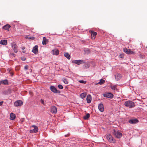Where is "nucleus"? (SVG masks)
<instances>
[{
    "mask_svg": "<svg viewBox=\"0 0 147 147\" xmlns=\"http://www.w3.org/2000/svg\"><path fill=\"white\" fill-rule=\"evenodd\" d=\"M117 85H114L112 84H110V87L113 90H117Z\"/></svg>",
    "mask_w": 147,
    "mask_h": 147,
    "instance_id": "2eb2a0df",
    "label": "nucleus"
},
{
    "mask_svg": "<svg viewBox=\"0 0 147 147\" xmlns=\"http://www.w3.org/2000/svg\"><path fill=\"white\" fill-rule=\"evenodd\" d=\"M53 55H58L59 53V50L57 49H55L52 50L51 51Z\"/></svg>",
    "mask_w": 147,
    "mask_h": 147,
    "instance_id": "ddd939ff",
    "label": "nucleus"
},
{
    "mask_svg": "<svg viewBox=\"0 0 147 147\" xmlns=\"http://www.w3.org/2000/svg\"><path fill=\"white\" fill-rule=\"evenodd\" d=\"M146 48L147 49V47H146Z\"/></svg>",
    "mask_w": 147,
    "mask_h": 147,
    "instance_id": "49530a36",
    "label": "nucleus"
},
{
    "mask_svg": "<svg viewBox=\"0 0 147 147\" xmlns=\"http://www.w3.org/2000/svg\"><path fill=\"white\" fill-rule=\"evenodd\" d=\"M10 119L11 120H14L16 117V115L12 113H11L10 114Z\"/></svg>",
    "mask_w": 147,
    "mask_h": 147,
    "instance_id": "dca6fc26",
    "label": "nucleus"
},
{
    "mask_svg": "<svg viewBox=\"0 0 147 147\" xmlns=\"http://www.w3.org/2000/svg\"><path fill=\"white\" fill-rule=\"evenodd\" d=\"M0 44L3 45H6L7 44V40H1L0 42Z\"/></svg>",
    "mask_w": 147,
    "mask_h": 147,
    "instance_id": "a211bd4d",
    "label": "nucleus"
},
{
    "mask_svg": "<svg viewBox=\"0 0 147 147\" xmlns=\"http://www.w3.org/2000/svg\"><path fill=\"white\" fill-rule=\"evenodd\" d=\"M46 41H47V42H48V40L47 39V40H46Z\"/></svg>",
    "mask_w": 147,
    "mask_h": 147,
    "instance_id": "37998d69",
    "label": "nucleus"
},
{
    "mask_svg": "<svg viewBox=\"0 0 147 147\" xmlns=\"http://www.w3.org/2000/svg\"><path fill=\"white\" fill-rule=\"evenodd\" d=\"M11 45L14 52L15 53H17L18 52V49L17 48V46L14 42H13L11 44Z\"/></svg>",
    "mask_w": 147,
    "mask_h": 147,
    "instance_id": "20e7f679",
    "label": "nucleus"
},
{
    "mask_svg": "<svg viewBox=\"0 0 147 147\" xmlns=\"http://www.w3.org/2000/svg\"><path fill=\"white\" fill-rule=\"evenodd\" d=\"M57 108L55 106H53L52 107L51 110H57Z\"/></svg>",
    "mask_w": 147,
    "mask_h": 147,
    "instance_id": "c85d7f7f",
    "label": "nucleus"
},
{
    "mask_svg": "<svg viewBox=\"0 0 147 147\" xmlns=\"http://www.w3.org/2000/svg\"><path fill=\"white\" fill-rule=\"evenodd\" d=\"M64 56L68 59H69L70 58V56L68 53H66L64 54Z\"/></svg>",
    "mask_w": 147,
    "mask_h": 147,
    "instance_id": "b1692460",
    "label": "nucleus"
},
{
    "mask_svg": "<svg viewBox=\"0 0 147 147\" xmlns=\"http://www.w3.org/2000/svg\"><path fill=\"white\" fill-rule=\"evenodd\" d=\"M10 54L12 56L14 57L15 56V55L13 53H11Z\"/></svg>",
    "mask_w": 147,
    "mask_h": 147,
    "instance_id": "e433bc0d",
    "label": "nucleus"
},
{
    "mask_svg": "<svg viewBox=\"0 0 147 147\" xmlns=\"http://www.w3.org/2000/svg\"><path fill=\"white\" fill-rule=\"evenodd\" d=\"M86 95V93L84 92L80 94V96L81 98H84Z\"/></svg>",
    "mask_w": 147,
    "mask_h": 147,
    "instance_id": "5701e85b",
    "label": "nucleus"
},
{
    "mask_svg": "<svg viewBox=\"0 0 147 147\" xmlns=\"http://www.w3.org/2000/svg\"><path fill=\"white\" fill-rule=\"evenodd\" d=\"M38 45H35L33 47L32 51L35 54H37L38 52Z\"/></svg>",
    "mask_w": 147,
    "mask_h": 147,
    "instance_id": "4468645a",
    "label": "nucleus"
},
{
    "mask_svg": "<svg viewBox=\"0 0 147 147\" xmlns=\"http://www.w3.org/2000/svg\"><path fill=\"white\" fill-rule=\"evenodd\" d=\"M7 70L8 71H9L10 72L11 70L10 69H8Z\"/></svg>",
    "mask_w": 147,
    "mask_h": 147,
    "instance_id": "a19ab883",
    "label": "nucleus"
},
{
    "mask_svg": "<svg viewBox=\"0 0 147 147\" xmlns=\"http://www.w3.org/2000/svg\"><path fill=\"white\" fill-rule=\"evenodd\" d=\"M101 111V112H103V111Z\"/></svg>",
    "mask_w": 147,
    "mask_h": 147,
    "instance_id": "a18cd8bd",
    "label": "nucleus"
},
{
    "mask_svg": "<svg viewBox=\"0 0 147 147\" xmlns=\"http://www.w3.org/2000/svg\"><path fill=\"white\" fill-rule=\"evenodd\" d=\"M38 130L37 127L35 125H32L30 129V133H36Z\"/></svg>",
    "mask_w": 147,
    "mask_h": 147,
    "instance_id": "7ed1b4c3",
    "label": "nucleus"
},
{
    "mask_svg": "<svg viewBox=\"0 0 147 147\" xmlns=\"http://www.w3.org/2000/svg\"><path fill=\"white\" fill-rule=\"evenodd\" d=\"M1 82H0V85H1Z\"/></svg>",
    "mask_w": 147,
    "mask_h": 147,
    "instance_id": "c03bdc74",
    "label": "nucleus"
},
{
    "mask_svg": "<svg viewBox=\"0 0 147 147\" xmlns=\"http://www.w3.org/2000/svg\"><path fill=\"white\" fill-rule=\"evenodd\" d=\"M27 38L29 39L34 40L35 39V38L33 37H28Z\"/></svg>",
    "mask_w": 147,
    "mask_h": 147,
    "instance_id": "2f4dec72",
    "label": "nucleus"
},
{
    "mask_svg": "<svg viewBox=\"0 0 147 147\" xmlns=\"http://www.w3.org/2000/svg\"><path fill=\"white\" fill-rule=\"evenodd\" d=\"M91 95L90 94L88 95L87 97L86 100L87 102L88 103H89L91 102Z\"/></svg>",
    "mask_w": 147,
    "mask_h": 147,
    "instance_id": "f3484780",
    "label": "nucleus"
},
{
    "mask_svg": "<svg viewBox=\"0 0 147 147\" xmlns=\"http://www.w3.org/2000/svg\"><path fill=\"white\" fill-rule=\"evenodd\" d=\"M22 52L23 53H25V51H22Z\"/></svg>",
    "mask_w": 147,
    "mask_h": 147,
    "instance_id": "79ce46f5",
    "label": "nucleus"
},
{
    "mask_svg": "<svg viewBox=\"0 0 147 147\" xmlns=\"http://www.w3.org/2000/svg\"><path fill=\"white\" fill-rule=\"evenodd\" d=\"M51 90L55 93H60L61 92L60 91L58 90L56 88L53 86H51L50 87Z\"/></svg>",
    "mask_w": 147,
    "mask_h": 147,
    "instance_id": "423d86ee",
    "label": "nucleus"
},
{
    "mask_svg": "<svg viewBox=\"0 0 147 147\" xmlns=\"http://www.w3.org/2000/svg\"><path fill=\"white\" fill-rule=\"evenodd\" d=\"M79 82L80 83H83V84H85L86 83V81H84L83 80H80L79 81Z\"/></svg>",
    "mask_w": 147,
    "mask_h": 147,
    "instance_id": "c756f323",
    "label": "nucleus"
},
{
    "mask_svg": "<svg viewBox=\"0 0 147 147\" xmlns=\"http://www.w3.org/2000/svg\"><path fill=\"white\" fill-rule=\"evenodd\" d=\"M11 27V26L9 24H7L6 25L3 26L2 28L6 30H8L9 31V29Z\"/></svg>",
    "mask_w": 147,
    "mask_h": 147,
    "instance_id": "6ab92c4d",
    "label": "nucleus"
},
{
    "mask_svg": "<svg viewBox=\"0 0 147 147\" xmlns=\"http://www.w3.org/2000/svg\"><path fill=\"white\" fill-rule=\"evenodd\" d=\"M28 65H26L24 67V69L25 70H26L28 69Z\"/></svg>",
    "mask_w": 147,
    "mask_h": 147,
    "instance_id": "473e14b6",
    "label": "nucleus"
},
{
    "mask_svg": "<svg viewBox=\"0 0 147 147\" xmlns=\"http://www.w3.org/2000/svg\"><path fill=\"white\" fill-rule=\"evenodd\" d=\"M25 49V47H22V50H24V49Z\"/></svg>",
    "mask_w": 147,
    "mask_h": 147,
    "instance_id": "58836bf2",
    "label": "nucleus"
},
{
    "mask_svg": "<svg viewBox=\"0 0 147 147\" xmlns=\"http://www.w3.org/2000/svg\"><path fill=\"white\" fill-rule=\"evenodd\" d=\"M52 113H56L57 112V111H51Z\"/></svg>",
    "mask_w": 147,
    "mask_h": 147,
    "instance_id": "f704fd0d",
    "label": "nucleus"
},
{
    "mask_svg": "<svg viewBox=\"0 0 147 147\" xmlns=\"http://www.w3.org/2000/svg\"><path fill=\"white\" fill-rule=\"evenodd\" d=\"M121 78V74H117L115 75V78L117 80H119Z\"/></svg>",
    "mask_w": 147,
    "mask_h": 147,
    "instance_id": "412c9836",
    "label": "nucleus"
},
{
    "mask_svg": "<svg viewBox=\"0 0 147 147\" xmlns=\"http://www.w3.org/2000/svg\"><path fill=\"white\" fill-rule=\"evenodd\" d=\"M58 87L60 89H62L63 88V86L61 84H59L58 86Z\"/></svg>",
    "mask_w": 147,
    "mask_h": 147,
    "instance_id": "7c9ffc66",
    "label": "nucleus"
},
{
    "mask_svg": "<svg viewBox=\"0 0 147 147\" xmlns=\"http://www.w3.org/2000/svg\"><path fill=\"white\" fill-rule=\"evenodd\" d=\"M90 116V114L89 113H87L86 115L83 118L85 120H87L89 118Z\"/></svg>",
    "mask_w": 147,
    "mask_h": 147,
    "instance_id": "393cba45",
    "label": "nucleus"
},
{
    "mask_svg": "<svg viewBox=\"0 0 147 147\" xmlns=\"http://www.w3.org/2000/svg\"><path fill=\"white\" fill-rule=\"evenodd\" d=\"M123 51L125 53L128 54H133L134 53V52L131 51L130 49H123Z\"/></svg>",
    "mask_w": 147,
    "mask_h": 147,
    "instance_id": "6e6552de",
    "label": "nucleus"
},
{
    "mask_svg": "<svg viewBox=\"0 0 147 147\" xmlns=\"http://www.w3.org/2000/svg\"><path fill=\"white\" fill-rule=\"evenodd\" d=\"M113 131V134L117 138H120L122 137V134L121 133L118 131L115 130V129H114Z\"/></svg>",
    "mask_w": 147,
    "mask_h": 147,
    "instance_id": "f03ea898",
    "label": "nucleus"
},
{
    "mask_svg": "<svg viewBox=\"0 0 147 147\" xmlns=\"http://www.w3.org/2000/svg\"><path fill=\"white\" fill-rule=\"evenodd\" d=\"M98 108L100 110H103L104 109L103 105L102 104H99L98 106Z\"/></svg>",
    "mask_w": 147,
    "mask_h": 147,
    "instance_id": "aec40b11",
    "label": "nucleus"
},
{
    "mask_svg": "<svg viewBox=\"0 0 147 147\" xmlns=\"http://www.w3.org/2000/svg\"><path fill=\"white\" fill-rule=\"evenodd\" d=\"M104 96L105 97L111 98L113 97V95L112 94L110 93H108L104 94Z\"/></svg>",
    "mask_w": 147,
    "mask_h": 147,
    "instance_id": "f8f14e48",
    "label": "nucleus"
},
{
    "mask_svg": "<svg viewBox=\"0 0 147 147\" xmlns=\"http://www.w3.org/2000/svg\"><path fill=\"white\" fill-rule=\"evenodd\" d=\"M91 34V38L92 39H94L96 36L97 35V33L93 31H90Z\"/></svg>",
    "mask_w": 147,
    "mask_h": 147,
    "instance_id": "9d476101",
    "label": "nucleus"
},
{
    "mask_svg": "<svg viewBox=\"0 0 147 147\" xmlns=\"http://www.w3.org/2000/svg\"><path fill=\"white\" fill-rule=\"evenodd\" d=\"M105 82V80H104L102 79H101L100 80V82H99L98 83L95 84H99L100 85H102L104 84Z\"/></svg>",
    "mask_w": 147,
    "mask_h": 147,
    "instance_id": "4be33fe9",
    "label": "nucleus"
},
{
    "mask_svg": "<svg viewBox=\"0 0 147 147\" xmlns=\"http://www.w3.org/2000/svg\"><path fill=\"white\" fill-rule=\"evenodd\" d=\"M41 102V103L44 105V100L43 99H41L40 100Z\"/></svg>",
    "mask_w": 147,
    "mask_h": 147,
    "instance_id": "72a5a7b5",
    "label": "nucleus"
},
{
    "mask_svg": "<svg viewBox=\"0 0 147 147\" xmlns=\"http://www.w3.org/2000/svg\"><path fill=\"white\" fill-rule=\"evenodd\" d=\"M124 105L126 107L130 108H132L135 106L134 102L131 100H128L125 102Z\"/></svg>",
    "mask_w": 147,
    "mask_h": 147,
    "instance_id": "f257e3e1",
    "label": "nucleus"
},
{
    "mask_svg": "<svg viewBox=\"0 0 147 147\" xmlns=\"http://www.w3.org/2000/svg\"><path fill=\"white\" fill-rule=\"evenodd\" d=\"M1 82L2 84L5 85L8 84V81L7 80H4L1 81Z\"/></svg>",
    "mask_w": 147,
    "mask_h": 147,
    "instance_id": "a878e982",
    "label": "nucleus"
},
{
    "mask_svg": "<svg viewBox=\"0 0 147 147\" xmlns=\"http://www.w3.org/2000/svg\"><path fill=\"white\" fill-rule=\"evenodd\" d=\"M72 62L79 65L84 63V60H73L72 61Z\"/></svg>",
    "mask_w": 147,
    "mask_h": 147,
    "instance_id": "0eeeda50",
    "label": "nucleus"
},
{
    "mask_svg": "<svg viewBox=\"0 0 147 147\" xmlns=\"http://www.w3.org/2000/svg\"><path fill=\"white\" fill-rule=\"evenodd\" d=\"M29 94L31 95H32V92L31 91H29Z\"/></svg>",
    "mask_w": 147,
    "mask_h": 147,
    "instance_id": "4c0bfd02",
    "label": "nucleus"
},
{
    "mask_svg": "<svg viewBox=\"0 0 147 147\" xmlns=\"http://www.w3.org/2000/svg\"><path fill=\"white\" fill-rule=\"evenodd\" d=\"M23 104V102L21 100H18L16 101L14 103V105L17 106H21Z\"/></svg>",
    "mask_w": 147,
    "mask_h": 147,
    "instance_id": "1a4fd4ad",
    "label": "nucleus"
},
{
    "mask_svg": "<svg viewBox=\"0 0 147 147\" xmlns=\"http://www.w3.org/2000/svg\"><path fill=\"white\" fill-rule=\"evenodd\" d=\"M3 102V101L0 102V106H1Z\"/></svg>",
    "mask_w": 147,
    "mask_h": 147,
    "instance_id": "c9c22d12",
    "label": "nucleus"
},
{
    "mask_svg": "<svg viewBox=\"0 0 147 147\" xmlns=\"http://www.w3.org/2000/svg\"><path fill=\"white\" fill-rule=\"evenodd\" d=\"M62 81L65 84H67L68 83V82L67 81V80L65 78H63Z\"/></svg>",
    "mask_w": 147,
    "mask_h": 147,
    "instance_id": "cd10ccee",
    "label": "nucleus"
},
{
    "mask_svg": "<svg viewBox=\"0 0 147 147\" xmlns=\"http://www.w3.org/2000/svg\"><path fill=\"white\" fill-rule=\"evenodd\" d=\"M107 138L109 141L110 142H115V140L113 139L111 135L109 134L107 136Z\"/></svg>",
    "mask_w": 147,
    "mask_h": 147,
    "instance_id": "39448f33",
    "label": "nucleus"
},
{
    "mask_svg": "<svg viewBox=\"0 0 147 147\" xmlns=\"http://www.w3.org/2000/svg\"><path fill=\"white\" fill-rule=\"evenodd\" d=\"M10 74L12 76L13 75V73L12 72H10Z\"/></svg>",
    "mask_w": 147,
    "mask_h": 147,
    "instance_id": "ea45409f",
    "label": "nucleus"
},
{
    "mask_svg": "<svg viewBox=\"0 0 147 147\" xmlns=\"http://www.w3.org/2000/svg\"><path fill=\"white\" fill-rule=\"evenodd\" d=\"M128 122L130 124H135L138 122L139 121L136 119H132L129 120Z\"/></svg>",
    "mask_w": 147,
    "mask_h": 147,
    "instance_id": "9b49d317",
    "label": "nucleus"
},
{
    "mask_svg": "<svg viewBox=\"0 0 147 147\" xmlns=\"http://www.w3.org/2000/svg\"><path fill=\"white\" fill-rule=\"evenodd\" d=\"M42 44L43 45H46V38L45 37H44L43 38Z\"/></svg>",
    "mask_w": 147,
    "mask_h": 147,
    "instance_id": "bb28decb",
    "label": "nucleus"
}]
</instances>
